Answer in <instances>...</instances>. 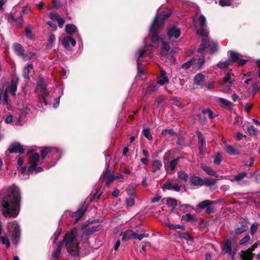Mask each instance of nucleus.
<instances>
[{
    "instance_id": "53",
    "label": "nucleus",
    "mask_w": 260,
    "mask_h": 260,
    "mask_svg": "<svg viewBox=\"0 0 260 260\" xmlns=\"http://www.w3.org/2000/svg\"><path fill=\"white\" fill-rule=\"evenodd\" d=\"M260 89V86H258L257 82H255L252 84L251 92L253 95L255 94L258 90Z\"/></svg>"
},
{
    "instance_id": "26",
    "label": "nucleus",
    "mask_w": 260,
    "mask_h": 260,
    "mask_svg": "<svg viewBox=\"0 0 260 260\" xmlns=\"http://www.w3.org/2000/svg\"><path fill=\"white\" fill-rule=\"evenodd\" d=\"M134 235V232L131 230H127L125 232L122 233L121 234V235L122 236V241H126L129 239L133 238Z\"/></svg>"
},
{
    "instance_id": "29",
    "label": "nucleus",
    "mask_w": 260,
    "mask_h": 260,
    "mask_svg": "<svg viewBox=\"0 0 260 260\" xmlns=\"http://www.w3.org/2000/svg\"><path fill=\"white\" fill-rule=\"evenodd\" d=\"M202 168L209 175L213 176L216 177L218 176L216 172L210 167L204 165L202 167Z\"/></svg>"
},
{
    "instance_id": "38",
    "label": "nucleus",
    "mask_w": 260,
    "mask_h": 260,
    "mask_svg": "<svg viewBox=\"0 0 260 260\" xmlns=\"http://www.w3.org/2000/svg\"><path fill=\"white\" fill-rule=\"evenodd\" d=\"M0 241L3 244L5 245L7 248L10 247V243L7 234L0 236Z\"/></svg>"
},
{
    "instance_id": "43",
    "label": "nucleus",
    "mask_w": 260,
    "mask_h": 260,
    "mask_svg": "<svg viewBox=\"0 0 260 260\" xmlns=\"http://www.w3.org/2000/svg\"><path fill=\"white\" fill-rule=\"evenodd\" d=\"M178 234L181 238H182L188 241H193V238L188 233L179 232Z\"/></svg>"
},
{
    "instance_id": "12",
    "label": "nucleus",
    "mask_w": 260,
    "mask_h": 260,
    "mask_svg": "<svg viewBox=\"0 0 260 260\" xmlns=\"http://www.w3.org/2000/svg\"><path fill=\"white\" fill-rule=\"evenodd\" d=\"M46 87V85L45 83L44 82H41L39 84H38L36 89V91L38 92H40L42 94L44 103L46 105H47L48 104L47 96L49 93L47 91Z\"/></svg>"
},
{
    "instance_id": "11",
    "label": "nucleus",
    "mask_w": 260,
    "mask_h": 260,
    "mask_svg": "<svg viewBox=\"0 0 260 260\" xmlns=\"http://www.w3.org/2000/svg\"><path fill=\"white\" fill-rule=\"evenodd\" d=\"M237 249L232 247V242L230 240H226L222 248V253H228L231 256H233L236 253Z\"/></svg>"
},
{
    "instance_id": "5",
    "label": "nucleus",
    "mask_w": 260,
    "mask_h": 260,
    "mask_svg": "<svg viewBox=\"0 0 260 260\" xmlns=\"http://www.w3.org/2000/svg\"><path fill=\"white\" fill-rule=\"evenodd\" d=\"M144 46L138 49L135 54V56L137 58L138 70L137 77L141 79H143L142 75L144 74V71L140 62L142 61L145 57L149 56L152 53L151 49L152 46L147 44L146 38L144 39Z\"/></svg>"
},
{
    "instance_id": "23",
    "label": "nucleus",
    "mask_w": 260,
    "mask_h": 260,
    "mask_svg": "<svg viewBox=\"0 0 260 260\" xmlns=\"http://www.w3.org/2000/svg\"><path fill=\"white\" fill-rule=\"evenodd\" d=\"M192 66L194 69H200L205 62L204 57L197 58H192L191 59Z\"/></svg>"
},
{
    "instance_id": "19",
    "label": "nucleus",
    "mask_w": 260,
    "mask_h": 260,
    "mask_svg": "<svg viewBox=\"0 0 260 260\" xmlns=\"http://www.w3.org/2000/svg\"><path fill=\"white\" fill-rule=\"evenodd\" d=\"M66 31L69 35L75 34V36L80 39V35L78 31L77 27L73 24H68L66 25Z\"/></svg>"
},
{
    "instance_id": "22",
    "label": "nucleus",
    "mask_w": 260,
    "mask_h": 260,
    "mask_svg": "<svg viewBox=\"0 0 260 260\" xmlns=\"http://www.w3.org/2000/svg\"><path fill=\"white\" fill-rule=\"evenodd\" d=\"M218 101L220 104V106L221 107L226 108L228 110H231L234 106L233 103L222 98H218Z\"/></svg>"
},
{
    "instance_id": "15",
    "label": "nucleus",
    "mask_w": 260,
    "mask_h": 260,
    "mask_svg": "<svg viewBox=\"0 0 260 260\" xmlns=\"http://www.w3.org/2000/svg\"><path fill=\"white\" fill-rule=\"evenodd\" d=\"M102 226L101 224L94 225L91 226H88L84 230L82 235V238H84L85 236L91 235L93 233L100 231L102 229Z\"/></svg>"
},
{
    "instance_id": "37",
    "label": "nucleus",
    "mask_w": 260,
    "mask_h": 260,
    "mask_svg": "<svg viewBox=\"0 0 260 260\" xmlns=\"http://www.w3.org/2000/svg\"><path fill=\"white\" fill-rule=\"evenodd\" d=\"M158 88V86L157 85V84H153L151 85L147 86L146 90V93L150 94H152L156 91Z\"/></svg>"
},
{
    "instance_id": "34",
    "label": "nucleus",
    "mask_w": 260,
    "mask_h": 260,
    "mask_svg": "<svg viewBox=\"0 0 260 260\" xmlns=\"http://www.w3.org/2000/svg\"><path fill=\"white\" fill-rule=\"evenodd\" d=\"M182 219L186 222L196 221L197 218L194 215L190 213H186L182 216Z\"/></svg>"
},
{
    "instance_id": "47",
    "label": "nucleus",
    "mask_w": 260,
    "mask_h": 260,
    "mask_svg": "<svg viewBox=\"0 0 260 260\" xmlns=\"http://www.w3.org/2000/svg\"><path fill=\"white\" fill-rule=\"evenodd\" d=\"M231 63L230 59L226 60L224 61H221L217 64V66L221 69H224L227 68Z\"/></svg>"
},
{
    "instance_id": "6",
    "label": "nucleus",
    "mask_w": 260,
    "mask_h": 260,
    "mask_svg": "<svg viewBox=\"0 0 260 260\" xmlns=\"http://www.w3.org/2000/svg\"><path fill=\"white\" fill-rule=\"evenodd\" d=\"M8 229L9 233L12 235L13 243L17 245L19 243L20 238V230L19 225L16 221H14L9 223Z\"/></svg>"
},
{
    "instance_id": "42",
    "label": "nucleus",
    "mask_w": 260,
    "mask_h": 260,
    "mask_svg": "<svg viewBox=\"0 0 260 260\" xmlns=\"http://www.w3.org/2000/svg\"><path fill=\"white\" fill-rule=\"evenodd\" d=\"M55 36L54 34H51L49 36V39H48V43L47 45V47L48 48H51L53 47L54 42L55 41Z\"/></svg>"
},
{
    "instance_id": "18",
    "label": "nucleus",
    "mask_w": 260,
    "mask_h": 260,
    "mask_svg": "<svg viewBox=\"0 0 260 260\" xmlns=\"http://www.w3.org/2000/svg\"><path fill=\"white\" fill-rule=\"evenodd\" d=\"M9 151L11 153H19L22 154L24 153V149L19 143H14L10 146Z\"/></svg>"
},
{
    "instance_id": "48",
    "label": "nucleus",
    "mask_w": 260,
    "mask_h": 260,
    "mask_svg": "<svg viewBox=\"0 0 260 260\" xmlns=\"http://www.w3.org/2000/svg\"><path fill=\"white\" fill-rule=\"evenodd\" d=\"M166 225L171 230L181 229L184 227L183 225L180 224H170L169 223H166Z\"/></svg>"
},
{
    "instance_id": "3",
    "label": "nucleus",
    "mask_w": 260,
    "mask_h": 260,
    "mask_svg": "<svg viewBox=\"0 0 260 260\" xmlns=\"http://www.w3.org/2000/svg\"><path fill=\"white\" fill-rule=\"evenodd\" d=\"M171 13L169 11H164L160 15L156 16L150 27L149 35L151 36L153 43H157L162 42V47L160 55L162 57H167L170 51V47L166 42H162L161 38L158 36V31L162 26L164 20L169 17Z\"/></svg>"
},
{
    "instance_id": "59",
    "label": "nucleus",
    "mask_w": 260,
    "mask_h": 260,
    "mask_svg": "<svg viewBox=\"0 0 260 260\" xmlns=\"http://www.w3.org/2000/svg\"><path fill=\"white\" fill-rule=\"evenodd\" d=\"M223 82L224 83L229 82L230 84L233 83V82L231 80L230 74L229 73L225 74V77L223 78Z\"/></svg>"
},
{
    "instance_id": "57",
    "label": "nucleus",
    "mask_w": 260,
    "mask_h": 260,
    "mask_svg": "<svg viewBox=\"0 0 260 260\" xmlns=\"http://www.w3.org/2000/svg\"><path fill=\"white\" fill-rule=\"evenodd\" d=\"M219 4L222 7L228 6L231 5V1L230 0H220Z\"/></svg>"
},
{
    "instance_id": "41",
    "label": "nucleus",
    "mask_w": 260,
    "mask_h": 260,
    "mask_svg": "<svg viewBox=\"0 0 260 260\" xmlns=\"http://www.w3.org/2000/svg\"><path fill=\"white\" fill-rule=\"evenodd\" d=\"M216 182V180L212 178H207L203 179V185L205 184L207 186L213 185Z\"/></svg>"
},
{
    "instance_id": "46",
    "label": "nucleus",
    "mask_w": 260,
    "mask_h": 260,
    "mask_svg": "<svg viewBox=\"0 0 260 260\" xmlns=\"http://www.w3.org/2000/svg\"><path fill=\"white\" fill-rule=\"evenodd\" d=\"M85 209L82 208L79 209L77 212L74 213L75 216L76 217V220H78L84 214Z\"/></svg>"
},
{
    "instance_id": "10",
    "label": "nucleus",
    "mask_w": 260,
    "mask_h": 260,
    "mask_svg": "<svg viewBox=\"0 0 260 260\" xmlns=\"http://www.w3.org/2000/svg\"><path fill=\"white\" fill-rule=\"evenodd\" d=\"M228 56L231 58V62H238V64L240 66H243L245 64L247 60L242 59L240 58V55L234 51H229L228 52Z\"/></svg>"
},
{
    "instance_id": "61",
    "label": "nucleus",
    "mask_w": 260,
    "mask_h": 260,
    "mask_svg": "<svg viewBox=\"0 0 260 260\" xmlns=\"http://www.w3.org/2000/svg\"><path fill=\"white\" fill-rule=\"evenodd\" d=\"M191 66H192L191 59L190 60L187 61L186 62L183 63L182 65V68L183 69H188L189 67H190Z\"/></svg>"
},
{
    "instance_id": "17",
    "label": "nucleus",
    "mask_w": 260,
    "mask_h": 260,
    "mask_svg": "<svg viewBox=\"0 0 260 260\" xmlns=\"http://www.w3.org/2000/svg\"><path fill=\"white\" fill-rule=\"evenodd\" d=\"M168 36L169 39H178L181 35V31L179 28L176 26L170 27L168 30Z\"/></svg>"
},
{
    "instance_id": "56",
    "label": "nucleus",
    "mask_w": 260,
    "mask_h": 260,
    "mask_svg": "<svg viewBox=\"0 0 260 260\" xmlns=\"http://www.w3.org/2000/svg\"><path fill=\"white\" fill-rule=\"evenodd\" d=\"M213 161L215 165H218L220 164V162L221 161V156L220 154L217 153L215 155Z\"/></svg>"
},
{
    "instance_id": "2",
    "label": "nucleus",
    "mask_w": 260,
    "mask_h": 260,
    "mask_svg": "<svg viewBox=\"0 0 260 260\" xmlns=\"http://www.w3.org/2000/svg\"><path fill=\"white\" fill-rule=\"evenodd\" d=\"M80 231L77 229H73L67 232L62 243L59 244L57 249L53 252L51 260H58L62 245H64L67 251L73 255H76L79 253V240L80 239Z\"/></svg>"
},
{
    "instance_id": "60",
    "label": "nucleus",
    "mask_w": 260,
    "mask_h": 260,
    "mask_svg": "<svg viewBox=\"0 0 260 260\" xmlns=\"http://www.w3.org/2000/svg\"><path fill=\"white\" fill-rule=\"evenodd\" d=\"M59 15L56 13H51L50 14V18L52 20H58L60 18Z\"/></svg>"
},
{
    "instance_id": "9",
    "label": "nucleus",
    "mask_w": 260,
    "mask_h": 260,
    "mask_svg": "<svg viewBox=\"0 0 260 260\" xmlns=\"http://www.w3.org/2000/svg\"><path fill=\"white\" fill-rule=\"evenodd\" d=\"M59 41L64 48L67 49H69L71 47L75 46L76 43L74 39L66 34L62 35L59 38Z\"/></svg>"
},
{
    "instance_id": "30",
    "label": "nucleus",
    "mask_w": 260,
    "mask_h": 260,
    "mask_svg": "<svg viewBox=\"0 0 260 260\" xmlns=\"http://www.w3.org/2000/svg\"><path fill=\"white\" fill-rule=\"evenodd\" d=\"M247 229V225L246 224L244 223L243 222H240L239 224L235 229V233L236 234H240L246 231Z\"/></svg>"
},
{
    "instance_id": "40",
    "label": "nucleus",
    "mask_w": 260,
    "mask_h": 260,
    "mask_svg": "<svg viewBox=\"0 0 260 260\" xmlns=\"http://www.w3.org/2000/svg\"><path fill=\"white\" fill-rule=\"evenodd\" d=\"M196 134L199 139V145H206L205 140L203 134L199 131H197Z\"/></svg>"
},
{
    "instance_id": "50",
    "label": "nucleus",
    "mask_w": 260,
    "mask_h": 260,
    "mask_svg": "<svg viewBox=\"0 0 260 260\" xmlns=\"http://www.w3.org/2000/svg\"><path fill=\"white\" fill-rule=\"evenodd\" d=\"M178 177L180 179L186 181L188 178V175L184 171H181L178 172Z\"/></svg>"
},
{
    "instance_id": "58",
    "label": "nucleus",
    "mask_w": 260,
    "mask_h": 260,
    "mask_svg": "<svg viewBox=\"0 0 260 260\" xmlns=\"http://www.w3.org/2000/svg\"><path fill=\"white\" fill-rule=\"evenodd\" d=\"M14 21L16 23V25L19 26L21 25L23 23V19L21 15H20L18 18L14 19Z\"/></svg>"
},
{
    "instance_id": "24",
    "label": "nucleus",
    "mask_w": 260,
    "mask_h": 260,
    "mask_svg": "<svg viewBox=\"0 0 260 260\" xmlns=\"http://www.w3.org/2000/svg\"><path fill=\"white\" fill-rule=\"evenodd\" d=\"M56 150H57V152H50V154H49V156L51 157V159H52V162L53 163V165L52 166H54L56 162V161H57L59 159V158H60L61 157V151L60 150H59L58 148H56V147H54Z\"/></svg>"
},
{
    "instance_id": "55",
    "label": "nucleus",
    "mask_w": 260,
    "mask_h": 260,
    "mask_svg": "<svg viewBox=\"0 0 260 260\" xmlns=\"http://www.w3.org/2000/svg\"><path fill=\"white\" fill-rule=\"evenodd\" d=\"M250 236L248 235H246L239 241L240 245H244L250 240Z\"/></svg>"
},
{
    "instance_id": "36",
    "label": "nucleus",
    "mask_w": 260,
    "mask_h": 260,
    "mask_svg": "<svg viewBox=\"0 0 260 260\" xmlns=\"http://www.w3.org/2000/svg\"><path fill=\"white\" fill-rule=\"evenodd\" d=\"M33 69V65L32 64H28L25 68H24L23 71V76L26 78L28 79V74L30 71Z\"/></svg>"
},
{
    "instance_id": "4",
    "label": "nucleus",
    "mask_w": 260,
    "mask_h": 260,
    "mask_svg": "<svg viewBox=\"0 0 260 260\" xmlns=\"http://www.w3.org/2000/svg\"><path fill=\"white\" fill-rule=\"evenodd\" d=\"M206 18L203 14H200L199 18L200 28L197 30V34L202 37V42L199 46L198 52L202 53L205 50L209 51L210 53H213L217 50V46L216 43L208 37L209 34L207 27Z\"/></svg>"
},
{
    "instance_id": "27",
    "label": "nucleus",
    "mask_w": 260,
    "mask_h": 260,
    "mask_svg": "<svg viewBox=\"0 0 260 260\" xmlns=\"http://www.w3.org/2000/svg\"><path fill=\"white\" fill-rule=\"evenodd\" d=\"M56 152L57 150L55 148L52 147H46L41 152V157L43 159H44L46 156L48 154L49 155L50 152Z\"/></svg>"
},
{
    "instance_id": "52",
    "label": "nucleus",
    "mask_w": 260,
    "mask_h": 260,
    "mask_svg": "<svg viewBox=\"0 0 260 260\" xmlns=\"http://www.w3.org/2000/svg\"><path fill=\"white\" fill-rule=\"evenodd\" d=\"M188 208L191 209H193V208L191 206H190L188 204H182V205H181L180 206V211H181L183 212L188 211L189 210V209H188Z\"/></svg>"
},
{
    "instance_id": "7",
    "label": "nucleus",
    "mask_w": 260,
    "mask_h": 260,
    "mask_svg": "<svg viewBox=\"0 0 260 260\" xmlns=\"http://www.w3.org/2000/svg\"><path fill=\"white\" fill-rule=\"evenodd\" d=\"M171 152L170 151L167 152L164 157V165L166 170L167 172H170V173H173L175 170L176 166L180 160V158L177 157L173 159L170 161L168 160L171 156Z\"/></svg>"
},
{
    "instance_id": "28",
    "label": "nucleus",
    "mask_w": 260,
    "mask_h": 260,
    "mask_svg": "<svg viewBox=\"0 0 260 260\" xmlns=\"http://www.w3.org/2000/svg\"><path fill=\"white\" fill-rule=\"evenodd\" d=\"M190 183L191 184L196 186L203 185V179L198 176H193L190 178Z\"/></svg>"
},
{
    "instance_id": "33",
    "label": "nucleus",
    "mask_w": 260,
    "mask_h": 260,
    "mask_svg": "<svg viewBox=\"0 0 260 260\" xmlns=\"http://www.w3.org/2000/svg\"><path fill=\"white\" fill-rule=\"evenodd\" d=\"M215 202L210 200H205L200 202L198 205L197 208L201 209H206L209 205L214 203Z\"/></svg>"
},
{
    "instance_id": "64",
    "label": "nucleus",
    "mask_w": 260,
    "mask_h": 260,
    "mask_svg": "<svg viewBox=\"0 0 260 260\" xmlns=\"http://www.w3.org/2000/svg\"><path fill=\"white\" fill-rule=\"evenodd\" d=\"M203 113L204 114H207L209 118L210 119H212L214 117L212 112L209 109L203 111Z\"/></svg>"
},
{
    "instance_id": "35",
    "label": "nucleus",
    "mask_w": 260,
    "mask_h": 260,
    "mask_svg": "<svg viewBox=\"0 0 260 260\" xmlns=\"http://www.w3.org/2000/svg\"><path fill=\"white\" fill-rule=\"evenodd\" d=\"M166 204L168 207L174 209L177 205V201L175 199L168 198Z\"/></svg>"
},
{
    "instance_id": "39",
    "label": "nucleus",
    "mask_w": 260,
    "mask_h": 260,
    "mask_svg": "<svg viewBox=\"0 0 260 260\" xmlns=\"http://www.w3.org/2000/svg\"><path fill=\"white\" fill-rule=\"evenodd\" d=\"M225 149L226 152L230 155L238 154V151L231 145H226Z\"/></svg>"
},
{
    "instance_id": "54",
    "label": "nucleus",
    "mask_w": 260,
    "mask_h": 260,
    "mask_svg": "<svg viewBox=\"0 0 260 260\" xmlns=\"http://www.w3.org/2000/svg\"><path fill=\"white\" fill-rule=\"evenodd\" d=\"M61 230L58 229L56 232L54 234L53 236L52 237L51 239L53 240V242L55 243L58 239Z\"/></svg>"
},
{
    "instance_id": "31",
    "label": "nucleus",
    "mask_w": 260,
    "mask_h": 260,
    "mask_svg": "<svg viewBox=\"0 0 260 260\" xmlns=\"http://www.w3.org/2000/svg\"><path fill=\"white\" fill-rule=\"evenodd\" d=\"M205 76L201 73L197 74L194 77V83L196 85H201L203 83Z\"/></svg>"
},
{
    "instance_id": "62",
    "label": "nucleus",
    "mask_w": 260,
    "mask_h": 260,
    "mask_svg": "<svg viewBox=\"0 0 260 260\" xmlns=\"http://www.w3.org/2000/svg\"><path fill=\"white\" fill-rule=\"evenodd\" d=\"M169 79H165L164 78H162V79H159L156 84H157V85H158V84H159L160 85H163L166 83H168L169 82Z\"/></svg>"
},
{
    "instance_id": "25",
    "label": "nucleus",
    "mask_w": 260,
    "mask_h": 260,
    "mask_svg": "<svg viewBox=\"0 0 260 260\" xmlns=\"http://www.w3.org/2000/svg\"><path fill=\"white\" fill-rule=\"evenodd\" d=\"M128 197L126 199V206L132 207L135 205L136 196L133 191H129L128 192Z\"/></svg>"
},
{
    "instance_id": "32",
    "label": "nucleus",
    "mask_w": 260,
    "mask_h": 260,
    "mask_svg": "<svg viewBox=\"0 0 260 260\" xmlns=\"http://www.w3.org/2000/svg\"><path fill=\"white\" fill-rule=\"evenodd\" d=\"M162 167V163L159 160H154L152 163V170L153 173H156L158 171L160 170Z\"/></svg>"
},
{
    "instance_id": "45",
    "label": "nucleus",
    "mask_w": 260,
    "mask_h": 260,
    "mask_svg": "<svg viewBox=\"0 0 260 260\" xmlns=\"http://www.w3.org/2000/svg\"><path fill=\"white\" fill-rule=\"evenodd\" d=\"M247 132L251 136H255L257 134L258 129L254 127L253 125L248 126L247 128Z\"/></svg>"
},
{
    "instance_id": "51",
    "label": "nucleus",
    "mask_w": 260,
    "mask_h": 260,
    "mask_svg": "<svg viewBox=\"0 0 260 260\" xmlns=\"http://www.w3.org/2000/svg\"><path fill=\"white\" fill-rule=\"evenodd\" d=\"M143 134L144 135V136L149 140H151L152 139V135L149 129L144 128L143 131Z\"/></svg>"
},
{
    "instance_id": "49",
    "label": "nucleus",
    "mask_w": 260,
    "mask_h": 260,
    "mask_svg": "<svg viewBox=\"0 0 260 260\" xmlns=\"http://www.w3.org/2000/svg\"><path fill=\"white\" fill-rule=\"evenodd\" d=\"M149 236V234L148 233H144L141 234H138L134 232V239H137L139 240H141L144 238L148 237Z\"/></svg>"
},
{
    "instance_id": "21",
    "label": "nucleus",
    "mask_w": 260,
    "mask_h": 260,
    "mask_svg": "<svg viewBox=\"0 0 260 260\" xmlns=\"http://www.w3.org/2000/svg\"><path fill=\"white\" fill-rule=\"evenodd\" d=\"M247 173L245 172L240 173L236 175H235L230 178L232 182H237L239 184H243L246 183V181L243 182V178L246 176Z\"/></svg>"
},
{
    "instance_id": "16",
    "label": "nucleus",
    "mask_w": 260,
    "mask_h": 260,
    "mask_svg": "<svg viewBox=\"0 0 260 260\" xmlns=\"http://www.w3.org/2000/svg\"><path fill=\"white\" fill-rule=\"evenodd\" d=\"M110 158H109V156H106V170L105 172V176L107 178L106 180V184L109 185H110V183L115 179V177L114 175L110 174L109 173V161Z\"/></svg>"
},
{
    "instance_id": "13",
    "label": "nucleus",
    "mask_w": 260,
    "mask_h": 260,
    "mask_svg": "<svg viewBox=\"0 0 260 260\" xmlns=\"http://www.w3.org/2000/svg\"><path fill=\"white\" fill-rule=\"evenodd\" d=\"M40 156L38 153H34L30 157L29 164L30 166L28 169V172H32L35 171L37 165L39 162Z\"/></svg>"
},
{
    "instance_id": "14",
    "label": "nucleus",
    "mask_w": 260,
    "mask_h": 260,
    "mask_svg": "<svg viewBox=\"0 0 260 260\" xmlns=\"http://www.w3.org/2000/svg\"><path fill=\"white\" fill-rule=\"evenodd\" d=\"M13 48L14 52L18 56H22L24 60H27L29 59L26 55L24 54V49L22 46L19 44H14L13 45Z\"/></svg>"
},
{
    "instance_id": "8",
    "label": "nucleus",
    "mask_w": 260,
    "mask_h": 260,
    "mask_svg": "<svg viewBox=\"0 0 260 260\" xmlns=\"http://www.w3.org/2000/svg\"><path fill=\"white\" fill-rule=\"evenodd\" d=\"M17 83L18 80L13 79L12 80L11 84L10 87L7 88L5 90V93L4 94V101H3V105L7 106V108H8V92H10L13 95H15V92L17 90Z\"/></svg>"
},
{
    "instance_id": "63",
    "label": "nucleus",
    "mask_w": 260,
    "mask_h": 260,
    "mask_svg": "<svg viewBox=\"0 0 260 260\" xmlns=\"http://www.w3.org/2000/svg\"><path fill=\"white\" fill-rule=\"evenodd\" d=\"M25 32H26V36L29 38V39H32V34L30 30V29L29 27H26L25 28Z\"/></svg>"
},
{
    "instance_id": "20",
    "label": "nucleus",
    "mask_w": 260,
    "mask_h": 260,
    "mask_svg": "<svg viewBox=\"0 0 260 260\" xmlns=\"http://www.w3.org/2000/svg\"><path fill=\"white\" fill-rule=\"evenodd\" d=\"M163 190H173L176 191H179L180 189V186L176 183H172L171 181H167L164 184Z\"/></svg>"
},
{
    "instance_id": "44",
    "label": "nucleus",
    "mask_w": 260,
    "mask_h": 260,
    "mask_svg": "<svg viewBox=\"0 0 260 260\" xmlns=\"http://www.w3.org/2000/svg\"><path fill=\"white\" fill-rule=\"evenodd\" d=\"M161 134L165 136H177V134L176 132L173 131L171 129H164L162 131Z\"/></svg>"
},
{
    "instance_id": "1",
    "label": "nucleus",
    "mask_w": 260,
    "mask_h": 260,
    "mask_svg": "<svg viewBox=\"0 0 260 260\" xmlns=\"http://www.w3.org/2000/svg\"><path fill=\"white\" fill-rule=\"evenodd\" d=\"M20 194L18 188L12 186L8 189L7 196L2 201L3 214L6 217H15L19 212Z\"/></svg>"
}]
</instances>
